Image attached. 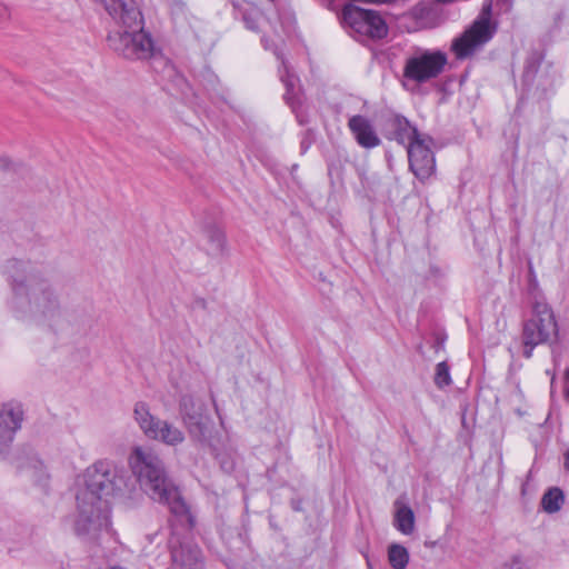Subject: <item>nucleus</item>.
I'll use <instances>...</instances> for the list:
<instances>
[{
	"label": "nucleus",
	"instance_id": "nucleus-1",
	"mask_svg": "<svg viewBox=\"0 0 569 569\" xmlns=\"http://www.w3.org/2000/svg\"><path fill=\"white\" fill-rule=\"evenodd\" d=\"M136 487L126 472L113 462L99 460L82 475L72 520L73 532L80 538H94L110 526L112 500L128 502L133 499Z\"/></svg>",
	"mask_w": 569,
	"mask_h": 569
},
{
	"label": "nucleus",
	"instance_id": "nucleus-2",
	"mask_svg": "<svg viewBox=\"0 0 569 569\" xmlns=\"http://www.w3.org/2000/svg\"><path fill=\"white\" fill-rule=\"evenodd\" d=\"M129 467L140 487L153 500L167 505L177 516H188V507L178 488L167 478L163 462L151 449L134 447L128 458Z\"/></svg>",
	"mask_w": 569,
	"mask_h": 569
},
{
	"label": "nucleus",
	"instance_id": "nucleus-3",
	"mask_svg": "<svg viewBox=\"0 0 569 569\" xmlns=\"http://www.w3.org/2000/svg\"><path fill=\"white\" fill-rule=\"evenodd\" d=\"M6 273L11 282L12 305L16 309L40 313L44 318H52L59 312L58 301L48 284L31 273L27 263L10 261Z\"/></svg>",
	"mask_w": 569,
	"mask_h": 569
},
{
	"label": "nucleus",
	"instance_id": "nucleus-4",
	"mask_svg": "<svg viewBox=\"0 0 569 569\" xmlns=\"http://www.w3.org/2000/svg\"><path fill=\"white\" fill-rule=\"evenodd\" d=\"M448 63L447 54L438 49L415 48L403 62V87L423 84L438 78Z\"/></svg>",
	"mask_w": 569,
	"mask_h": 569
},
{
	"label": "nucleus",
	"instance_id": "nucleus-5",
	"mask_svg": "<svg viewBox=\"0 0 569 569\" xmlns=\"http://www.w3.org/2000/svg\"><path fill=\"white\" fill-rule=\"evenodd\" d=\"M558 327L551 307L543 299H536L530 316L523 321L521 339L526 347V358H530L538 345L547 342L557 335Z\"/></svg>",
	"mask_w": 569,
	"mask_h": 569
},
{
	"label": "nucleus",
	"instance_id": "nucleus-6",
	"mask_svg": "<svg viewBox=\"0 0 569 569\" xmlns=\"http://www.w3.org/2000/svg\"><path fill=\"white\" fill-rule=\"evenodd\" d=\"M491 1L483 4L473 23L452 41L451 50L457 59H466L489 42L497 31V24L491 20Z\"/></svg>",
	"mask_w": 569,
	"mask_h": 569
},
{
	"label": "nucleus",
	"instance_id": "nucleus-7",
	"mask_svg": "<svg viewBox=\"0 0 569 569\" xmlns=\"http://www.w3.org/2000/svg\"><path fill=\"white\" fill-rule=\"evenodd\" d=\"M144 22L137 29H110L108 33L109 47L131 60H146L156 52L151 36L143 29Z\"/></svg>",
	"mask_w": 569,
	"mask_h": 569
},
{
	"label": "nucleus",
	"instance_id": "nucleus-8",
	"mask_svg": "<svg viewBox=\"0 0 569 569\" xmlns=\"http://www.w3.org/2000/svg\"><path fill=\"white\" fill-rule=\"evenodd\" d=\"M341 20L348 32L358 40L383 39L388 34V24L378 11L346 4Z\"/></svg>",
	"mask_w": 569,
	"mask_h": 569
},
{
	"label": "nucleus",
	"instance_id": "nucleus-9",
	"mask_svg": "<svg viewBox=\"0 0 569 569\" xmlns=\"http://www.w3.org/2000/svg\"><path fill=\"white\" fill-rule=\"evenodd\" d=\"M133 416L143 435L151 440L169 447L180 446L186 440L183 430L172 422L153 416L144 402L134 405Z\"/></svg>",
	"mask_w": 569,
	"mask_h": 569
},
{
	"label": "nucleus",
	"instance_id": "nucleus-10",
	"mask_svg": "<svg viewBox=\"0 0 569 569\" xmlns=\"http://www.w3.org/2000/svg\"><path fill=\"white\" fill-rule=\"evenodd\" d=\"M432 139L421 134L407 148L409 167L421 181L430 178L436 170V161L431 151Z\"/></svg>",
	"mask_w": 569,
	"mask_h": 569
},
{
	"label": "nucleus",
	"instance_id": "nucleus-11",
	"mask_svg": "<svg viewBox=\"0 0 569 569\" xmlns=\"http://www.w3.org/2000/svg\"><path fill=\"white\" fill-rule=\"evenodd\" d=\"M180 415L191 436L202 440L206 436L207 421L202 415L204 405L191 396L180 400Z\"/></svg>",
	"mask_w": 569,
	"mask_h": 569
},
{
	"label": "nucleus",
	"instance_id": "nucleus-12",
	"mask_svg": "<svg viewBox=\"0 0 569 569\" xmlns=\"http://www.w3.org/2000/svg\"><path fill=\"white\" fill-rule=\"evenodd\" d=\"M23 418L21 406L7 403L0 411V452L6 451L20 429Z\"/></svg>",
	"mask_w": 569,
	"mask_h": 569
},
{
	"label": "nucleus",
	"instance_id": "nucleus-13",
	"mask_svg": "<svg viewBox=\"0 0 569 569\" xmlns=\"http://www.w3.org/2000/svg\"><path fill=\"white\" fill-rule=\"evenodd\" d=\"M348 127L357 143L362 148L372 149L380 144L381 140L368 118L360 114L352 116L348 121Z\"/></svg>",
	"mask_w": 569,
	"mask_h": 569
},
{
	"label": "nucleus",
	"instance_id": "nucleus-14",
	"mask_svg": "<svg viewBox=\"0 0 569 569\" xmlns=\"http://www.w3.org/2000/svg\"><path fill=\"white\" fill-rule=\"evenodd\" d=\"M276 54L278 59L281 61V67L279 68V76L281 82L286 87L284 99L287 103L291 107V109L296 111L297 108L300 107L302 103L299 79L295 73L290 72L289 67L284 61L283 57L279 53Z\"/></svg>",
	"mask_w": 569,
	"mask_h": 569
},
{
	"label": "nucleus",
	"instance_id": "nucleus-15",
	"mask_svg": "<svg viewBox=\"0 0 569 569\" xmlns=\"http://www.w3.org/2000/svg\"><path fill=\"white\" fill-rule=\"evenodd\" d=\"M202 248L211 257L223 256L227 252L224 232L217 227L207 228L203 233Z\"/></svg>",
	"mask_w": 569,
	"mask_h": 569
},
{
	"label": "nucleus",
	"instance_id": "nucleus-16",
	"mask_svg": "<svg viewBox=\"0 0 569 569\" xmlns=\"http://www.w3.org/2000/svg\"><path fill=\"white\" fill-rule=\"evenodd\" d=\"M416 518L412 509L401 500L395 502L393 526L402 535H411L415 531Z\"/></svg>",
	"mask_w": 569,
	"mask_h": 569
},
{
	"label": "nucleus",
	"instance_id": "nucleus-17",
	"mask_svg": "<svg viewBox=\"0 0 569 569\" xmlns=\"http://www.w3.org/2000/svg\"><path fill=\"white\" fill-rule=\"evenodd\" d=\"M392 127L395 139L400 144L406 146V148L422 134L403 117H396L392 121Z\"/></svg>",
	"mask_w": 569,
	"mask_h": 569
},
{
	"label": "nucleus",
	"instance_id": "nucleus-18",
	"mask_svg": "<svg viewBox=\"0 0 569 569\" xmlns=\"http://www.w3.org/2000/svg\"><path fill=\"white\" fill-rule=\"evenodd\" d=\"M409 559V552L402 545L391 543L388 547V561L392 569H406Z\"/></svg>",
	"mask_w": 569,
	"mask_h": 569
},
{
	"label": "nucleus",
	"instance_id": "nucleus-19",
	"mask_svg": "<svg viewBox=\"0 0 569 569\" xmlns=\"http://www.w3.org/2000/svg\"><path fill=\"white\" fill-rule=\"evenodd\" d=\"M563 493L558 488L549 489L542 497L541 505L545 511L552 513L560 510L563 503Z\"/></svg>",
	"mask_w": 569,
	"mask_h": 569
},
{
	"label": "nucleus",
	"instance_id": "nucleus-20",
	"mask_svg": "<svg viewBox=\"0 0 569 569\" xmlns=\"http://www.w3.org/2000/svg\"><path fill=\"white\" fill-rule=\"evenodd\" d=\"M435 383L438 388H445L451 383L450 368L446 361L439 362L436 367Z\"/></svg>",
	"mask_w": 569,
	"mask_h": 569
},
{
	"label": "nucleus",
	"instance_id": "nucleus-21",
	"mask_svg": "<svg viewBox=\"0 0 569 569\" xmlns=\"http://www.w3.org/2000/svg\"><path fill=\"white\" fill-rule=\"evenodd\" d=\"M10 17V9L8 6L0 1V20H6Z\"/></svg>",
	"mask_w": 569,
	"mask_h": 569
},
{
	"label": "nucleus",
	"instance_id": "nucleus-22",
	"mask_svg": "<svg viewBox=\"0 0 569 569\" xmlns=\"http://www.w3.org/2000/svg\"><path fill=\"white\" fill-rule=\"evenodd\" d=\"M565 378H566L565 397H566L567 401L569 402V369L566 371Z\"/></svg>",
	"mask_w": 569,
	"mask_h": 569
},
{
	"label": "nucleus",
	"instance_id": "nucleus-23",
	"mask_svg": "<svg viewBox=\"0 0 569 569\" xmlns=\"http://www.w3.org/2000/svg\"><path fill=\"white\" fill-rule=\"evenodd\" d=\"M172 560L174 563L181 562V566L186 565L184 561L182 559H180L179 552L176 550L172 551Z\"/></svg>",
	"mask_w": 569,
	"mask_h": 569
},
{
	"label": "nucleus",
	"instance_id": "nucleus-24",
	"mask_svg": "<svg viewBox=\"0 0 569 569\" xmlns=\"http://www.w3.org/2000/svg\"><path fill=\"white\" fill-rule=\"evenodd\" d=\"M565 468L569 471V450L565 453Z\"/></svg>",
	"mask_w": 569,
	"mask_h": 569
}]
</instances>
